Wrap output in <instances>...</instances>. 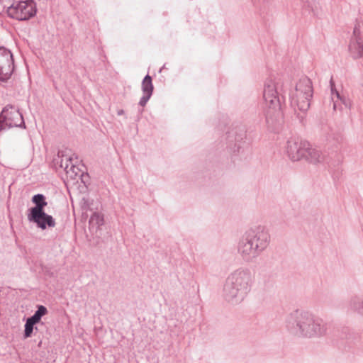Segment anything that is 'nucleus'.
<instances>
[{"label":"nucleus","instance_id":"nucleus-1","mask_svg":"<svg viewBox=\"0 0 363 363\" xmlns=\"http://www.w3.org/2000/svg\"><path fill=\"white\" fill-rule=\"evenodd\" d=\"M312 92V84L309 79L304 78L296 84L292 101L301 111H306L308 109Z\"/></svg>","mask_w":363,"mask_h":363},{"label":"nucleus","instance_id":"nucleus-2","mask_svg":"<svg viewBox=\"0 0 363 363\" xmlns=\"http://www.w3.org/2000/svg\"><path fill=\"white\" fill-rule=\"evenodd\" d=\"M35 12V4L32 0L14 2L7 9V13L10 17L20 21L30 18Z\"/></svg>","mask_w":363,"mask_h":363},{"label":"nucleus","instance_id":"nucleus-3","mask_svg":"<svg viewBox=\"0 0 363 363\" xmlns=\"http://www.w3.org/2000/svg\"><path fill=\"white\" fill-rule=\"evenodd\" d=\"M23 123V117L13 106H6L0 113V131L6 128L19 126Z\"/></svg>","mask_w":363,"mask_h":363},{"label":"nucleus","instance_id":"nucleus-4","mask_svg":"<svg viewBox=\"0 0 363 363\" xmlns=\"http://www.w3.org/2000/svg\"><path fill=\"white\" fill-rule=\"evenodd\" d=\"M14 69L13 59L11 52L0 48V81L6 82L11 77Z\"/></svg>","mask_w":363,"mask_h":363},{"label":"nucleus","instance_id":"nucleus-5","mask_svg":"<svg viewBox=\"0 0 363 363\" xmlns=\"http://www.w3.org/2000/svg\"><path fill=\"white\" fill-rule=\"evenodd\" d=\"M28 219L37 223L38 226L42 229H45L47 226L53 227L55 225L52 217L46 214L43 209H40V208L30 209Z\"/></svg>","mask_w":363,"mask_h":363},{"label":"nucleus","instance_id":"nucleus-6","mask_svg":"<svg viewBox=\"0 0 363 363\" xmlns=\"http://www.w3.org/2000/svg\"><path fill=\"white\" fill-rule=\"evenodd\" d=\"M73 157L69 155H62L60 161V167L64 168L67 179L75 180L82 175V171L73 162Z\"/></svg>","mask_w":363,"mask_h":363},{"label":"nucleus","instance_id":"nucleus-7","mask_svg":"<svg viewBox=\"0 0 363 363\" xmlns=\"http://www.w3.org/2000/svg\"><path fill=\"white\" fill-rule=\"evenodd\" d=\"M264 99L266 104L271 108L279 107V101L277 95L275 86L273 84H268L264 91Z\"/></svg>","mask_w":363,"mask_h":363},{"label":"nucleus","instance_id":"nucleus-8","mask_svg":"<svg viewBox=\"0 0 363 363\" xmlns=\"http://www.w3.org/2000/svg\"><path fill=\"white\" fill-rule=\"evenodd\" d=\"M307 143H301L300 144H294L289 148V155L294 160H299L302 158H306L307 152H305L302 149L303 147L308 146Z\"/></svg>","mask_w":363,"mask_h":363},{"label":"nucleus","instance_id":"nucleus-9","mask_svg":"<svg viewBox=\"0 0 363 363\" xmlns=\"http://www.w3.org/2000/svg\"><path fill=\"white\" fill-rule=\"evenodd\" d=\"M350 54L353 59H359L363 56V39L357 38L350 45Z\"/></svg>","mask_w":363,"mask_h":363},{"label":"nucleus","instance_id":"nucleus-10","mask_svg":"<svg viewBox=\"0 0 363 363\" xmlns=\"http://www.w3.org/2000/svg\"><path fill=\"white\" fill-rule=\"evenodd\" d=\"M305 152H307L306 160L311 163H318L323 161V156L320 153V152L313 147L311 145L308 144V146L303 147L302 149Z\"/></svg>","mask_w":363,"mask_h":363},{"label":"nucleus","instance_id":"nucleus-11","mask_svg":"<svg viewBox=\"0 0 363 363\" xmlns=\"http://www.w3.org/2000/svg\"><path fill=\"white\" fill-rule=\"evenodd\" d=\"M142 88L144 94L152 95L153 91V85L152 83V78L150 76L147 75L142 83Z\"/></svg>","mask_w":363,"mask_h":363},{"label":"nucleus","instance_id":"nucleus-12","mask_svg":"<svg viewBox=\"0 0 363 363\" xmlns=\"http://www.w3.org/2000/svg\"><path fill=\"white\" fill-rule=\"evenodd\" d=\"M48 313L47 308L43 306H40L35 313V314L29 318L33 323H38L40 322L41 318Z\"/></svg>","mask_w":363,"mask_h":363},{"label":"nucleus","instance_id":"nucleus-13","mask_svg":"<svg viewBox=\"0 0 363 363\" xmlns=\"http://www.w3.org/2000/svg\"><path fill=\"white\" fill-rule=\"evenodd\" d=\"M33 201L35 203V206L31 209H43L47 206V202L45 201V197L42 194H37L33 197Z\"/></svg>","mask_w":363,"mask_h":363},{"label":"nucleus","instance_id":"nucleus-14","mask_svg":"<svg viewBox=\"0 0 363 363\" xmlns=\"http://www.w3.org/2000/svg\"><path fill=\"white\" fill-rule=\"evenodd\" d=\"M303 330H305L306 335L308 336H312L313 335H320L323 333L320 325H315L314 323L309 325L308 328H303Z\"/></svg>","mask_w":363,"mask_h":363},{"label":"nucleus","instance_id":"nucleus-15","mask_svg":"<svg viewBox=\"0 0 363 363\" xmlns=\"http://www.w3.org/2000/svg\"><path fill=\"white\" fill-rule=\"evenodd\" d=\"M234 279H235V277H232L230 278H229L227 281V283L225 286V291H226V293L229 294L230 296H237V292H234L232 289V285L234 284ZM235 281L236 282L238 281V279H235Z\"/></svg>","mask_w":363,"mask_h":363},{"label":"nucleus","instance_id":"nucleus-16","mask_svg":"<svg viewBox=\"0 0 363 363\" xmlns=\"http://www.w3.org/2000/svg\"><path fill=\"white\" fill-rule=\"evenodd\" d=\"M35 323H33L29 318L27 319L26 323L25 325V337H29L31 336L33 330V325Z\"/></svg>","mask_w":363,"mask_h":363},{"label":"nucleus","instance_id":"nucleus-17","mask_svg":"<svg viewBox=\"0 0 363 363\" xmlns=\"http://www.w3.org/2000/svg\"><path fill=\"white\" fill-rule=\"evenodd\" d=\"M90 223L101 225L103 224V217L99 213H94L90 218Z\"/></svg>","mask_w":363,"mask_h":363},{"label":"nucleus","instance_id":"nucleus-18","mask_svg":"<svg viewBox=\"0 0 363 363\" xmlns=\"http://www.w3.org/2000/svg\"><path fill=\"white\" fill-rule=\"evenodd\" d=\"M151 95H148V94H143V96L142 97L140 101V104L141 106H145V104L147 103V101L149 100V99L150 98Z\"/></svg>","mask_w":363,"mask_h":363},{"label":"nucleus","instance_id":"nucleus-19","mask_svg":"<svg viewBox=\"0 0 363 363\" xmlns=\"http://www.w3.org/2000/svg\"><path fill=\"white\" fill-rule=\"evenodd\" d=\"M336 95L337 97H339V93L338 92H336Z\"/></svg>","mask_w":363,"mask_h":363}]
</instances>
